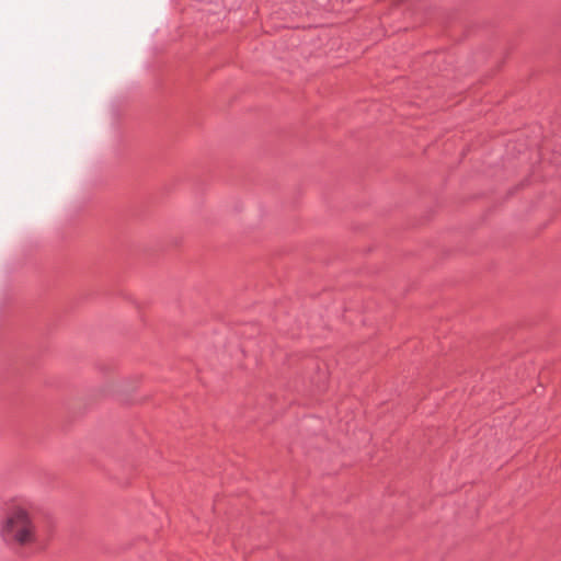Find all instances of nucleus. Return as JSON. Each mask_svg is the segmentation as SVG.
<instances>
[{"label": "nucleus", "instance_id": "1", "mask_svg": "<svg viewBox=\"0 0 561 561\" xmlns=\"http://www.w3.org/2000/svg\"><path fill=\"white\" fill-rule=\"evenodd\" d=\"M0 536L4 541L19 546L36 540V526L26 505L15 504L8 508L0 524Z\"/></svg>", "mask_w": 561, "mask_h": 561}]
</instances>
